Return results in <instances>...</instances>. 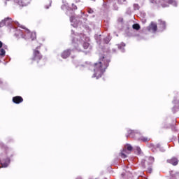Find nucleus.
<instances>
[{"mask_svg": "<svg viewBox=\"0 0 179 179\" xmlns=\"http://www.w3.org/2000/svg\"><path fill=\"white\" fill-rule=\"evenodd\" d=\"M110 60H108L103 55H101L99 57V61L91 65L90 67V69L94 71L93 78H96V79L101 78L104 72H106V69L108 68Z\"/></svg>", "mask_w": 179, "mask_h": 179, "instance_id": "nucleus-1", "label": "nucleus"}, {"mask_svg": "<svg viewBox=\"0 0 179 179\" xmlns=\"http://www.w3.org/2000/svg\"><path fill=\"white\" fill-rule=\"evenodd\" d=\"M31 65H34L36 68H41L43 66L44 62H43V55L38 50V48L33 50L32 57L30 59Z\"/></svg>", "mask_w": 179, "mask_h": 179, "instance_id": "nucleus-2", "label": "nucleus"}, {"mask_svg": "<svg viewBox=\"0 0 179 179\" xmlns=\"http://www.w3.org/2000/svg\"><path fill=\"white\" fill-rule=\"evenodd\" d=\"M78 46L76 47L78 51L85 52V50L90 48V44L85 41V36H78L76 38Z\"/></svg>", "mask_w": 179, "mask_h": 179, "instance_id": "nucleus-3", "label": "nucleus"}, {"mask_svg": "<svg viewBox=\"0 0 179 179\" xmlns=\"http://www.w3.org/2000/svg\"><path fill=\"white\" fill-rule=\"evenodd\" d=\"M159 5L162 8H167L169 5H172L173 6H177V1L176 0H159Z\"/></svg>", "mask_w": 179, "mask_h": 179, "instance_id": "nucleus-4", "label": "nucleus"}, {"mask_svg": "<svg viewBox=\"0 0 179 179\" xmlns=\"http://www.w3.org/2000/svg\"><path fill=\"white\" fill-rule=\"evenodd\" d=\"M148 31H152V33H156L157 31V24L154 22H151L150 25L148 27Z\"/></svg>", "mask_w": 179, "mask_h": 179, "instance_id": "nucleus-5", "label": "nucleus"}, {"mask_svg": "<svg viewBox=\"0 0 179 179\" xmlns=\"http://www.w3.org/2000/svg\"><path fill=\"white\" fill-rule=\"evenodd\" d=\"M15 3L20 5V6H27L30 3V0H14Z\"/></svg>", "mask_w": 179, "mask_h": 179, "instance_id": "nucleus-6", "label": "nucleus"}, {"mask_svg": "<svg viewBox=\"0 0 179 179\" xmlns=\"http://www.w3.org/2000/svg\"><path fill=\"white\" fill-rule=\"evenodd\" d=\"M0 148L6 155H8V153H12V150H10V148H9L5 144H0Z\"/></svg>", "mask_w": 179, "mask_h": 179, "instance_id": "nucleus-7", "label": "nucleus"}, {"mask_svg": "<svg viewBox=\"0 0 179 179\" xmlns=\"http://www.w3.org/2000/svg\"><path fill=\"white\" fill-rule=\"evenodd\" d=\"M71 54H72V50L71 49H67L62 52V58L66 59V58L71 56Z\"/></svg>", "mask_w": 179, "mask_h": 179, "instance_id": "nucleus-8", "label": "nucleus"}, {"mask_svg": "<svg viewBox=\"0 0 179 179\" xmlns=\"http://www.w3.org/2000/svg\"><path fill=\"white\" fill-rule=\"evenodd\" d=\"M13 102L15 104H20V103H23V98L20 96H16L13 97Z\"/></svg>", "mask_w": 179, "mask_h": 179, "instance_id": "nucleus-9", "label": "nucleus"}, {"mask_svg": "<svg viewBox=\"0 0 179 179\" xmlns=\"http://www.w3.org/2000/svg\"><path fill=\"white\" fill-rule=\"evenodd\" d=\"M127 150L129 152L128 153H131L132 150H134V148H132V145L131 144H127L124 145L123 152H127Z\"/></svg>", "mask_w": 179, "mask_h": 179, "instance_id": "nucleus-10", "label": "nucleus"}, {"mask_svg": "<svg viewBox=\"0 0 179 179\" xmlns=\"http://www.w3.org/2000/svg\"><path fill=\"white\" fill-rule=\"evenodd\" d=\"M159 23V29L163 31V30H166V22L162 20H158Z\"/></svg>", "mask_w": 179, "mask_h": 179, "instance_id": "nucleus-11", "label": "nucleus"}, {"mask_svg": "<svg viewBox=\"0 0 179 179\" xmlns=\"http://www.w3.org/2000/svg\"><path fill=\"white\" fill-rule=\"evenodd\" d=\"M169 163L172 164V166H177L178 164V159L176 157H172L171 159L169 160Z\"/></svg>", "mask_w": 179, "mask_h": 179, "instance_id": "nucleus-12", "label": "nucleus"}, {"mask_svg": "<svg viewBox=\"0 0 179 179\" xmlns=\"http://www.w3.org/2000/svg\"><path fill=\"white\" fill-rule=\"evenodd\" d=\"M7 20H9V22H10V17H7L6 18H5L4 20H3L1 22H0V27H3V26H6V22Z\"/></svg>", "mask_w": 179, "mask_h": 179, "instance_id": "nucleus-13", "label": "nucleus"}, {"mask_svg": "<svg viewBox=\"0 0 179 179\" xmlns=\"http://www.w3.org/2000/svg\"><path fill=\"white\" fill-rule=\"evenodd\" d=\"M9 163H10V159L6 158L4 160V162L1 163L2 167H8L9 166Z\"/></svg>", "mask_w": 179, "mask_h": 179, "instance_id": "nucleus-14", "label": "nucleus"}, {"mask_svg": "<svg viewBox=\"0 0 179 179\" xmlns=\"http://www.w3.org/2000/svg\"><path fill=\"white\" fill-rule=\"evenodd\" d=\"M140 141H141L142 142H145V143L149 142L150 141V138L142 136L140 138Z\"/></svg>", "mask_w": 179, "mask_h": 179, "instance_id": "nucleus-15", "label": "nucleus"}, {"mask_svg": "<svg viewBox=\"0 0 179 179\" xmlns=\"http://www.w3.org/2000/svg\"><path fill=\"white\" fill-rule=\"evenodd\" d=\"M15 36H16V37H22L23 33L20 30H17L15 33Z\"/></svg>", "mask_w": 179, "mask_h": 179, "instance_id": "nucleus-16", "label": "nucleus"}, {"mask_svg": "<svg viewBox=\"0 0 179 179\" xmlns=\"http://www.w3.org/2000/svg\"><path fill=\"white\" fill-rule=\"evenodd\" d=\"M132 28L134 29V30H140L141 25H139V24H133Z\"/></svg>", "mask_w": 179, "mask_h": 179, "instance_id": "nucleus-17", "label": "nucleus"}, {"mask_svg": "<svg viewBox=\"0 0 179 179\" xmlns=\"http://www.w3.org/2000/svg\"><path fill=\"white\" fill-rule=\"evenodd\" d=\"M5 54H6L5 49H1L0 50V57H5Z\"/></svg>", "mask_w": 179, "mask_h": 179, "instance_id": "nucleus-18", "label": "nucleus"}, {"mask_svg": "<svg viewBox=\"0 0 179 179\" xmlns=\"http://www.w3.org/2000/svg\"><path fill=\"white\" fill-rule=\"evenodd\" d=\"M36 33L35 32H31V40H36Z\"/></svg>", "mask_w": 179, "mask_h": 179, "instance_id": "nucleus-19", "label": "nucleus"}, {"mask_svg": "<svg viewBox=\"0 0 179 179\" xmlns=\"http://www.w3.org/2000/svg\"><path fill=\"white\" fill-rule=\"evenodd\" d=\"M120 157H122V159L127 158V155H125V153H124V151L120 153Z\"/></svg>", "mask_w": 179, "mask_h": 179, "instance_id": "nucleus-20", "label": "nucleus"}, {"mask_svg": "<svg viewBox=\"0 0 179 179\" xmlns=\"http://www.w3.org/2000/svg\"><path fill=\"white\" fill-rule=\"evenodd\" d=\"M148 160L151 162V163H153L155 162V157H150L148 158Z\"/></svg>", "mask_w": 179, "mask_h": 179, "instance_id": "nucleus-21", "label": "nucleus"}, {"mask_svg": "<svg viewBox=\"0 0 179 179\" xmlns=\"http://www.w3.org/2000/svg\"><path fill=\"white\" fill-rule=\"evenodd\" d=\"M10 23H12V18H10V21L7 20L6 22V26H9V24H10Z\"/></svg>", "mask_w": 179, "mask_h": 179, "instance_id": "nucleus-22", "label": "nucleus"}, {"mask_svg": "<svg viewBox=\"0 0 179 179\" xmlns=\"http://www.w3.org/2000/svg\"><path fill=\"white\" fill-rule=\"evenodd\" d=\"M152 171H153V169L150 167L148 168L147 172L150 174H152Z\"/></svg>", "mask_w": 179, "mask_h": 179, "instance_id": "nucleus-23", "label": "nucleus"}, {"mask_svg": "<svg viewBox=\"0 0 179 179\" xmlns=\"http://www.w3.org/2000/svg\"><path fill=\"white\" fill-rule=\"evenodd\" d=\"M72 9H73L74 10H76V9H78V6H76V5L75 4H72Z\"/></svg>", "mask_w": 179, "mask_h": 179, "instance_id": "nucleus-24", "label": "nucleus"}, {"mask_svg": "<svg viewBox=\"0 0 179 179\" xmlns=\"http://www.w3.org/2000/svg\"><path fill=\"white\" fill-rule=\"evenodd\" d=\"M128 134L129 135H131V134H135V131H134V130H129Z\"/></svg>", "mask_w": 179, "mask_h": 179, "instance_id": "nucleus-25", "label": "nucleus"}, {"mask_svg": "<svg viewBox=\"0 0 179 179\" xmlns=\"http://www.w3.org/2000/svg\"><path fill=\"white\" fill-rule=\"evenodd\" d=\"M3 45V43H2V41H0V48H2Z\"/></svg>", "mask_w": 179, "mask_h": 179, "instance_id": "nucleus-26", "label": "nucleus"}, {"mask_svg": "<svg viewBox=\"0 0 179 179\" xmlns=\"http://www.w3.org/2000/svg\"><path fill=\"white\" fill-rule=\"evenodd\" d=\"M137 151L138 152V153H140L141 152V148L138 147L137 148Z\"/></svg>", "mask_w": 179, "mask_h": 179, "instance_id": "nucleus-27", "label": "nucleus"}, {"mask_svg": "<svg viewBox=\"0 0 179 179\" xmlns=\"http://www.w3.org/2000/svg\"><path fill=\"white\" fill-rule=\"evenodd\" d=\"M3 48H5V50H7L8 49V46L7 45H4Z\"/></svg>", "mask_w": 179, "mask_h": 179, "instance_id": "nucleus-28", "label": "nucleus"}, {"mask_svg": "<svg viewBox=\"0 0 179 179\" xmlns=\"http://www.w3.org/2000/svg\"><path fill=\"white\" fill-rule=\"evenodd\" d=\"M76 179H82V178L81 177H78Z\"/></svg>", "mask_w": 179, "mask_h": 179, "instance_id": "nucleus-29", "label": "nucleus"}, {"mask_svg": "<svg viewBox=\"0 0 179 179\" xmlns=\"http://www.w3.org/2000/svg\"><path fill=\"white\" fill-rule=\"evenodd\" d=\"M27 33H30V30H27Z\"/></svg>", "mask_w": 179, "mask_h": 179, "instance_id": "nucleus-30", "label": "nucleus"}, {"mask_svg": "<svg viewBox=\"0 0 179 179\" xmlns=\"http://www.w3.org/2000/svg\"><path fill=\"white\" fill-rule=\"evenodd\" d=\"M124 153H128V152H127V150H126V152H124Z\"/></svg>", "mask_w": 179, "mask_h": 179, "instance_id": "nucleus-31", "label": "nucleus"}, {"mask_svg": "<svg viewBox=\"0 0 179 179\" xmlns=\"http://www.w3.org/2000/svg\"><path fill=\"white\" fill-rule=\"evenodd\" d=\"M5 5H6V2H5Z\"/></svg>", "mask_w": 179, "mask_h": 179, "instance_id": "nucleus-32", "label": "nucleus"}, {"mask_svg": "<svg viewBox=\"0 0 179 179\" xmlns=\"http://www.w3.org/2000/svg\"><path fill=\"white\" fill-rule=\"evenodd\" d=\"M11 156H13V154H11Z\"/></svg>", "mask_w": 179, "mask_h": 179, "instance_id": "nucleus-33", "label": "nucleus"}]
</instances>
